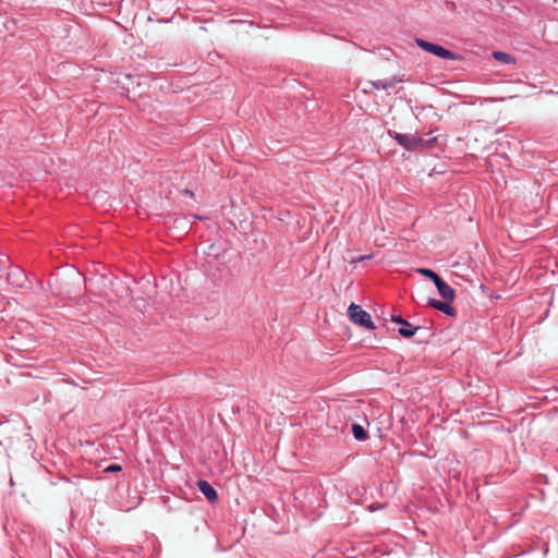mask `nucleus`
I'll return each instance as SVG.
<instances>
[{"label":"nucleus","instance_id":"nucleus-16","mask_svg":"<svg viewBox=\"0 0 558 558\" xmlns=\"http://www.w3.org/2000/svg\"><path fill=\"white\" fill-rule=\"evenodd\" d=\"M368 509H369L371 511H374L376 508H375L373 505H369V506H368Z\"/></svg>","mask_w":558,"mask_h":558},{"label":"nucleus","instance_id":"nucleus-1","mask_svg":"<svg viewBox=\"0 0 558 558\" xmlns=\"http://www.w3.org/2000/svg\"><path fill=\"white\" fill-rule=\"evenodd\" d=\"M348 316H349L350 320L355 325L365 327L371 330L375 329V325L372 320L369 313L364 311L357 304H354V303L350 304V306L348 308Z\"/></svg>","mask_w":558,"mask_h":558},{"label":"nucleus","instance_id":"nucleus-3","mask_svg":"<svg viewBox=\"0 0 558 558\" xmlns=\"http://www.w3.org/2000/svg\"><path fill=\"white\" fill-rule=\"evenodd\" d=\"M416 44L420 48L423 50L430 52L439 58L447 59V60H456L458 57L456 53L451 50H448L444 48L442 46L426 41L424 39H416Z\"/></svg>","mask_w":558,"mask_h":558},{"label":"nucleus","instance_id":"nucleus-2","mask_svg":"<svg viewBox=\"0 0 558 558\" xmlns=\"http://www.w3.org/2000/svg\"><path fill=\"white\" fill-rule=\"evenodd\" d=\"M388 135L393 138L402 148L409 151L420 149V144H422L421 136L413 134L399 133L397 131L389 130Z\"/></svg>","mask_w":558,"mask_h":558},{"label":"nucleus","instance_id":"nucleus-6","mask_svg":"<svg viewBox=\"0 0 558 558\" xmlns=\"http://www.w3.org/2000/svg\"><path fill=\"white\" fill-rule=\"evenodd\" d=\"M435 286L437 288L439 295L444 300L449 301V302H452L454 300V296H456L454 290L447 282H445L441 278L435 282Z\"/></svg>","mask_w":558,"mask_h":558},{"label":"nucleus","instance_id":"nucleus-11","mask_svg":"<svg viewBox=\"0 0 558 558\" xmlns=\"http://www.w3.org/2000/svg\"><path fill=\"white\" fill-rule=\"evenodd\" d=\"M421 140H422V144H420V149L433 148V147H435V145L437 143V137L432 136L430 133L426 134V137L421 136Z\"/></svg>","mask_w":558,"mask_h":558},{"label":"nucleus","instance_id":"nucleus-13","mask_svg":"<svg viewBox=\"0 0 558 558\" xmlns=\"http://www.w3.org/2000/svg\"><path fill=\"white\" fill-rule=\"evenodd\" d=\"M493 57L496 60L501 61L504 63H510L513 60L512 57L509 53L504 52V51H495L493 53Z\"/></svg>","mask_w":558,"mask_h":558},{"label":"nucleus","instance_id":"nucleus-14","mask_svg":"<svg viewBox=\"0 0 558 558\" xmlns=\"http://www.w3.org/2000/svg\"><path fill=\"white\" fill-rule=\"evenodd\" d=\"M122 470V466L120 464H110L105 469L106 473H113V472H120Z\"/></svg>","mask_w":558,"mask_h":558},{"label":"nucleus","instance_id":"nucleus-12","mask_svg":"<svg viewBox=\"0 0 558 558\" xmlns=\"http://www.w3.org/2000/svg\"><path fill=\"white\" fill-rule=\"evenodd\" d=\"M417 272L423 275L425 278L432 280L434 283L440 279V277L432 269L428 268H418Z\"/></svg>","mask_w":558,"mask_h":558},{"label":"nucleus","instance_id":"nucleus-5","mask_svg":"<svg viewBox=\"0 0 558 558\" xmlns=\"http://www.w3.org/2000/svg\"><path fill=\"white\" fill-rule=\"evenodd\" d=\"M450 303L451 302L446 301V300L439 301L436 299H428V302H427V304L430 307H433L448 316L454 317L457 315V311L451 306Z\"/></svg>","mask_w":558,"mask_h":558},{"label":"nucleus","instance_id":"nucleus-10","mask_svg":"<svg viewBox=\"0 0 558 558\" xmlns=\"http://www.w3.org/2000/svg\"><path fill=\"white\" fill-rule=\"evenodd\" d=\"M352 434H353L354 438L359 441H364L368 438V434L365 430V428L362 425L356 424V423H354L352 425Z\"/></svg>","mask_w":558,"mask_h":558},{"label":"nucleus","instance_id":"nucleus-15","mask_svg":"<svg viewBox=\"0 0 558 558\" xmlns=\"http://www.w3.org/2000/svg\"><path fill=\"white\" fill-rule=\"evenodd\" d=\"M368 258H371V256H360L356 259H353V263L363 262V260L368 259Z\"/></svg>","mask_w":558,"mask_h":558},{"label":"nucleus","instance_id":"nucleus-7","mask_svg":"<svg viewBox=\"0 0 558 558\" xmlns=\"http://www.w3.org/2000/svg\"><path fill=\"white\" fill-rule=\"evenodd\" d=\"M197 486L199 492L207 498L208 501L215 502L218 500V494L216 489L207 481H198Z\"/></svg>","mask_w":558,"mask_h":558},{"label":"nucleus","instance_id":"nucleus-8","mask_svg":"<svg viewBox=\"0 0 558 558\" xmlns=\"http://www.w3.org/2000/svg\"><path fill=\"white\" fill-rule=\"evenodd\" d=\"M400 82V80L393 77L391 80H378V81H372L371 85L376 89H389L395 87V85Z\"/></svg>","mask_w":558,"mask_h":558},{"label":"nucleus","instance_id":"nucleus-9","mask_svg":"<svg viewBox=\"0 0 558 558\" xmlns=\"http://www.w3.org/2000/svg\"><path fill=\"white\" fill-rule=\"evenodd\" d=\"M8 279L12 284H15L17 287H23L25 277L22 270L16 268L14 271L8 274Z\"/></svg>","mask_w":558,"mask_h":558},{"label":"nucleus","instance_id":"nucleus-4","mask_svg":"<svg viewBox=\"0 0 558 558\" xmlns=\"http://www.w3.org/2000/svg\"><path fill=\"white\" fill-rule=\"evenodd\" d=\"M391 322L400 325L398 332L403 338H411L412 336L415 335L416 330L418 329V327L412 326L408 320H405L400 315H391Z\"/></svg>","mask_w":558,"mask_h":558}]
</instances>
